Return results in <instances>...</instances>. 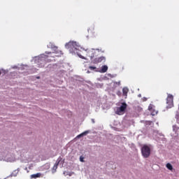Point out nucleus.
Here are the masks:
<instances>
[{"label":"nucleus","mask_w":179,"mask_h":179,"mask_svg":"<svg viewBox=\"0 0 179 179\" xmlns=\"http://www.w3.org/2000/svg\"><path fill=\"white\" fill-rule=\"evenodd\" d=\"M66 48H69L70 50H73V52H76L77 55H78L79 58L81 59H87L86 57H83L79 52H77V50L80 48V46L78 44V43L75 41H70L66 44Z\"/></svg>","instance_id":"1"},{"label":"nucleus","mask_w":179,"mask_h":179,"mask_svg":"<svg viewBox=\"0 0 179 179\" xmlns=\"http://www.w3.org/2000/svg\"><path fill=\"white\" fill-rule=\"evenodd\" d=\"M128 107V105L127 103L123 102L122 103V105L120 107H117L115 111V114L117 115H122L125 113V110H127V108Z\"/></svg>","instance_id":"2"},{"label":"nucleus","mask_w":179,"mask_h":179,"mask_svg":"<svg viewBox=\"0 0 179 179\" xmlns=\"http://www.w3.org/2000/svg\"><path fill=\"white\" fill-rule=\"evenodd\" d=\"M141 153L142 156H143L145 159H148V157L150 156V147L147 145H144L141 148Z\"/></svg>","instance_id":"3"},{"label":"nucleus","mask_w":179,"mask_h":179,"mask_svg":"<svg viewBox=\"0 0 179 179\" xmlns=\"http://www.w3.org/2000/svg\"><path fill=\"white\" fill-rule=\"evenodd\" d=\"M173 100H174V96L169 94L166 98V104H168L167 108H171L172 107L174 106Z\"/></svg>","instance_id":"4"},{"label":"nucleus","mask_w":179,"mask_h":179,"mask_svg":"<svg viewBox=\"0 0 179 179\" xmlns=\"http://www.w3.org/2000/svg\"><path fill=\"white\" fill-rule=\"evenodd\" d=\"M148 110L150 111L152 115H157V110H155V106L152 104H150L148 106Z\"/></svg>","instance_id":"5"},{"label":"nucleus","mask_w":179,"mask_h":179,"mask_svg":"<svg viewBox=\"0 0 179 179\" xmlns=\"http://www.w3.org/2000/svg\"><path fill=\"white\" fill-rule=\"evenodd\" d=\"M104 61H106V57H97V58H95L94 60H93V64H100V62H104Z\"/></svg>","instance_id":"6"},{"label":"nucleus","mask_w":179,"mask_h":179,"mask_svg":"<svg viewBox=\"0 0 179 179\" xmlns=\"http://www.w3.org/2000/svg\"><path fill=\"white\" fill-rule=\"evenodd\" d=\"M62 160V159L59 158L55 165L52 167V173H55L57 171V169H58V166L59 165V163Z\"/></svg>","instance_id":"7"},{"label":"nucleus","mask_w":179,"mask_h":179,"mask_svg":"<svg viewBox=\"0 0 179 179\" xmlns=\"http://www.w3.org/2000/svg\"><path fill=\"white\" fill-rule=\"evenodd\" d=\"M108 71V66L104 65L101 67V69L99 71L101 73H106Z\"/></svg>","instance_id":"8"},{"label":"nucleus","mask_w":179,"mask_h":179,"mask_svg":"<svg viewBox=\"0 0 179 179\" xmlns=\"http://www.w3.org/2000/svg\"><path fill=\"white\" fill-rule=\"evenodd\" d=\"M173 132H176L177 135H179V127L177 124L173 126Z\"/></svg>","instance_id":"9"},{"label":"nucleus","mask_w":179,"mask_h":179,"mask_svg":"<svg viewBox=\"0 0 179 179\" xmlns=\"http://www.w3.org/2000/svg\"><path fill=\"white\" fill-rule=\"evenodd\" d=\"M129 92V90L127 87H124L122 89L123 96H125L127 97V96H128Z\"/></svg>","instance_id":"10"},{"label":"nucleus","mask_w":179,"mask_h":179,"mask_svg":"<svg viewBox=\"0 0 179 179\" xmlns=\"http://www.w3.org/2000/svg\"><path fill=\"white\" fill-rule=\"evenodd\" d=\"M87 134H89V131H85L84 132H83L82 134H79L78 136H77V138H82V136H85L86 135H87Z\"/></svg>","instance_id":"11"},{"label":"nucleus","mask_w":179,"mask_h":179,"mask_svg":"<svg viewBox=\"0 0 179 179\" xmlns=\"http://www.w3.org/2000/svg\"><path fill=\"white\" fill-rule=\"evenodd\" d=\"M41 177V174L40 173H38L36 174H33L31 176V178H40Z\"/></svg>","instance_id":"12"},{"label":"nucleus","mask_w":179,"mask_h":179,"mask_svg":"<svg viewBox=\"0 0 179 179\" xmlns=\"http://www.w3.org/2000/svg\"><path fill=\"white\" fill-rule=\"evenodd\" d=\"M166 169H168V170H173V165H171V164H166Z\"/></svg>","instance_id":"13"},{"label":"nucleus","mask_w":179,"mask_h":179,"mask_svg":"<svg viewBox=\"0 0 179 179\" xmlns=\"http://www.w3.org/2000/svg\"><path fill=\"white\" fill-rule=\"evenodd\" d=\"M89 69H90V71H95V72H97V68L96 66H90Z\"/></svg>","instance_id":"14"},{"label":"nucleus","mask_w":179,"mask_h":179,"mask_svg":"<svg viewBox=\"0 0 179 179\" xmlns=\"http://www.w3.org/2000/svg\"><path fill=\"white\" fill-rule=\"evenodd\" d=\"M176 121H177L178 124H179V113H178V114L176 115Z\"/></svg>","instance_id":"15"},{"label":"nucleus","mask_w":179,"mask_h":179,"mask_svg":"<svg viewBox=\"0 0 179 179\" xmlns=\"http://www.w3.org/2000/svg\"><path fill=\"white\" fill-rule=\"evenodd\" d=\"M114 83V85H116V86H120V85H121V82H114L113 83Z\"/></svg>","instance_id":"16"},{"label":"nucleus","mask_w":179,"mask_h":179,"mask_svg":"<svg viewBox=\"0 0 179 179\" xmlns=\"http://www.w3.org/2000/svg\"><path fill=\"white\" fill-rule=\"evenodd\" d=\"M85 158L83 157H80V162H81L82 163H83L85 162V160H83Z\"/></svg>","instance_id":"17"},{"label":"nucleus","mask_w":179,"mask_h":179,"mask_svg":"<svg viewBox=\"0 0 179 179\" xmlns=\"http://www.w3.org/2000/svg\"><path fill=\"white\" fill-rule=\"evenodd\" d=\"M45 54L50 55L51 54V52H46Z\"/></svg>","instance_id":"18"},{"label":"nucleus","mask_w":179,"mask_h":179,"mask_svg":"<svg viewBox=\"0 0 179 179\" xmlns=\"http://www.w3.org/2000/svg\"><path fill=\"white\" fill-rule=\"evenodd\" d=\"M94 56H91V59L93 58Z\"/></svg>","instance_id":"19"},{"label":"nucleus","mask_w":179,"mask_h":179,"mask_svg":"<svg viewBox=\"0 0 179 179\" xmlns=\"http://www.w3.org/2000/svg\"><path fill=\"white\" fill-rule=\"evenodd\" d=\"M46 58H48V56H45Z\"/></svg>","instance_id":"20"},{"label":"nucleus","mask_w":179,"mask_h":179,"mask_svg":"<svg viewBox=\"0 0 179 179\" xmlns=\"http://www.w3.org/2000/svg\"><path fill=\"white\" fill-rule=\"evenodd\" d=\"M0 75H1V71H0Z\"/></svg>","instance_id":"21"}]
</instances>
